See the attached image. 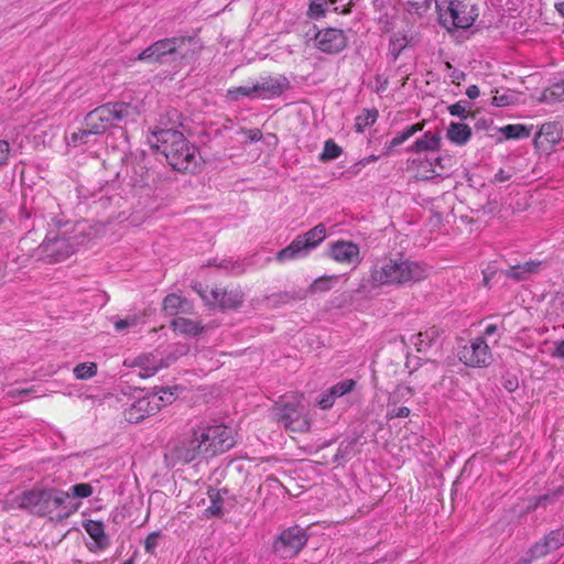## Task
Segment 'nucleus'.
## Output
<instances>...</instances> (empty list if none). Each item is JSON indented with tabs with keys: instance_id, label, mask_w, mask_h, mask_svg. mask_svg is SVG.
I'll list each match as a JSON object with an SVG mask.
<instances>
[{
	"instance_id": "nucleus-1",
	"label": "nucleus",
	"mask_w": 564,
	"mask_h": 564,
	"mask_svg": "<svg viewBox=\"0 0 564 564\" xmlns=\"http://www.w3.org/2000/svg\"><path fill=\"white\" fill-rule=\"evenodd\" d=\"M235 445L232 430L229 426H198L177 441L171 449L175 462L188 464L200 458H208L230 449Z\"/></svg>"
},
{
	"instance_id": "nucleus-2",
	"label": "nucleus",
	"mask_w": 564,
	"mask_h": 564,
	"mask_svg": "<svg viewBox=\"0 0 564 564\" xmlns=\"http://www.w3.org/2000/svg\"><path fill=\"white\" fill-rule=\"evenodd\" d=\"M137 116V107L129 102H107L86 115L83 128L73 132L70 140L75 145L88 143L89 137L101 135L110 129L122 128L128 122L134 121Z\"/></svg>"
},
{
	"instance_id": "nucleus-3",
	"label": "nucleus",
	"mask_w": 564,
	"mask_h": 564,
	"mask_svg": "<svg viewBox=\"0 0 564 564\" xmlns=\"http://www.w3.org/2000/svg\"><path fill=\"white\" fill-rule=\"evenodd\" d=\"M43 242L37 247L36 253L50 263L62 262L76 252L86 241L83 224H72L54 217Z\"/></svg>"
},
{
	"instance_id": "nucleus-4",
	"label": "nucleus",
	"mask_w": 564,
	"mask_h": 564,
	"mask_svg": "<svg viewBox=\"0 0 564 564\" xmlns=\"http://www.w3.org/2000/svg\"><path fill=\"white\" fill-rule=\"evenodd\" d=\"M429 275V268L403 257L377 259L370 269V282L375 286H403L417 283Z\"/></svg>"
},
{
	"instance_id": "nucleus-5",
	"label": "nucleus",
	"mask_w": 564,
	"mask_h": 564,
	"mask_svg": "<svg viewBox=\"0 0 564 564\" xmlns=\"http://www.w3.org/2000/svg\"><path fill=\"white\" fill-rule=\"evenodd\" d=\"M155 147L169 164L178 172L196 173L203 165L198 149L175 129H160L153 132Z\"/></svg>"
},
{
	"instance_id": "nucleus-6",
	"label": "nucleus",
	"mask_w": 564,
	"mask_h": 564,
	"mask_svg": "<svg viewBox=\"0 0 564 564\" xmlns=\"http://www.w3.org/2000/svg\"><path fill=\"white\" fill-rule=\"evenodd\" d=\"M438 22L446 30L467 29L479 15L476 0H434Z\"/></svg>"
},
{
	"instance_id": "nucleus-7",
	"label": "nucleus",
	"mask_w": 564,
	"mask_h": 564,
	"mask_svg": "<svg viewBox=\"0 0 564 564\" xmlns=\"http://www.w3.org/2000/svg\"><path fill=\"white\" fill-rule=\"evenodd\" d=\"M194 39L191 36H177L156 41L138 55L139 61L163 63L166 56L173 61H186L192 57L191 46Z\"/></svg>"
},
{
	"instance_id": "nucleus-8",
	"label": "nucleus",
	"mask_w": 564,
	"mask_h": 564,
	"mask_svg": "<svg viewBox=\"0 0 564 564\" xmlns=\"http://www.w3.org/2000/svg\"><path fill=\"white\" fill-rule=\"evenodd\" d=\"M270 414L274 422L290 432L304 433L311 427L306 408L295 398L279 400L272 406Z\"/></svg>"
},
{
	"instance_id": "nucleus-9",
	"label": "nucleus",
	"mask_w": 564,
	"mask_h": 564,
	"mask_svg": "<svg viewBox=\"0 0 564 564\" xmlns=\"http://www.w3.org/2000/svg\"><path fill=\"white\" fill-rule=\"evenodd\" d=\"M326 238V227L318 224L303 235H299L288 247L276 253L280 262L305 257Z\"/></svg>"
},
{
	"instance_id": "nucleus-10",
	"label": "nucleus",
	"mask_w": 564,
	"mask_h": 564,
	"mask_svg": "<svg viewBox=\"0 0 564 564\" xmlns=\"http://www.w3.org/2000/svg\"><path fill=\"white\" fill-rule=\"evenodd\" d=\"M307 540V534L302 528L291 527L276 536L272 551L281 558H292L306 545Z\"/></svg>"
},
{
	"instance_id": "nucleus-11",
	"label": "nucleus",
	"mask_w": 564,
	"mask_h": 564,
	"mask_svg": "<svg viewBox=\"0 0 564 564\" xmlns=\"http://www.w3.org/2000/svg\"><path fill=\"white\" fill-rule=\"evenodd\" d=\"M195 291L208 305H218L221 310H236L242 303V295L239 291H223L218 289L203 288L202 284L194 286Z\"/></svg>"
},
{
	"instance_id": "nucleus-12",
	"label": "nucleus",
	"mask_w": 564,
	"mask_h": 564,
	"mask_svg": "<svg viewBox=\"0 0 564 564\" xmlns=\"http://www.w3.org/2000/svg\"><path fill=\"white\" fill-rule=\"evenodd\" d=\"M458 357L468 367H487L492 359L484 337H477L469 345L463 346L458 351Z\"/></svg>"
},
{
	"instance_id": "nucleus-13",
	"label": "nucleus",
	"mask_w": 564,
	"mask_h": 564,
	"mask_svg": "<svg viewBox=\"0 0 564 564\" xmlns=\"http://www.w3.org/2000/svg\"><path fill=\"white\" fill-rule=\"evenodd\" d=\"M315 46L327 54H337L347 46L345 33L335 28L319 30L314 37Z\"/></svg>"
},
{
	"instance_id": "nucleus-14",
	"label": "nucleus",
	"mask_w": 564,
	"mask_h": 564,
	"mask_svg": "<svg viewBox=\"0 0 564 564\" xmlns=\"http://www.w3.org/2000/svg\"><path fill=\"white\" fill-rule=\"evenodd\" d=\"M291 88L290 80L284 75L268 76L253 84L257 99H273Z\"/></svg>"
},
{
	"instance_id": "nucleus-15",
	"label": "nucleus",
	"mask_w": 564,
	"mask_h": 564,
	"mask_svg": "<svg viewBox=\"0 0 564 564\" xmlns=\"http://www.w3.org/2000/svg\"><path fill=\"white\" fill-rule=\"evenodd\" d=\"M78 508V503H74L70 500V494L58 489L48 488L45 502V517L53 514L55 511H59L58 517H67L75 512Z\"/></svg>"
},
{
	"instance_id": "nucleus-16",
	"label": "nucleus",
	"mask_w": 564,
	"mask_h": 564,
	"mask_svg": "<svg viewBox=\"0 0 564 564\" xmlns=\"http://www.w3.org/2000/svg\"><path fill=\"white\" fill-rule=\"evenodd\" d=\"M562 545H564V531L560 529L554 530L530 549L529 557H523L516 564H530L534 558L543 557Z\"/></svg>"
},
{
	"instance_id": "nucleus-17",
	"label": "nucleus",
	"mask_w": 564,
	"mask_h": 564,
	"mask_svg": "<svg viewBox=\"0 0 564 564\" xmlns=\"http://www.w3.org/2000/svg\"><path fill=\"white\" fill-rule=\"evenodd\" d=\"M47 489H32L24 491L15 497L19 508L28 510L29 512L45 517V502Z\"/></svg>"
},
{
	"instance_id": "nucleus-18",
	"label": "nucleus",
	"mask_w": 564,
	"mask_h": 564,
	"mask_svg": "<svg viewBox=\"0 0 564 564\" xmlns=\"http://www.w3.org/2000/svg\"><path fill=\"white\" fill-rule=\"evenodd\" d=\"M360 249L352 241L338 240L330 245L329 256L337 262L350 264L359 260Z\"/></svg>"
},
{
	"instance_id": "nucleus-19",
	"label": "nucleus",
	"mask_w": 564,
	"mask_h": 564,
	"mask_svg": "<svg viewBox=\"0 0 564 564\" xmlns=\"http://www.w3.org/2000/svg\"><path fill=\"white\" fill-rule=\"evenodd\" d=\"M83 528L93 539V543L87 545L89 551L98 552L108 547L109 538L105 533V525L101 521L85 520L83 522Z\"/></svg>"
},
{
	"instance_id": "nucleus-20",
	"label": "nucleus",
	"mask_w": 564,
	"mask_h": 564,
	"mask_svg": "<svg viewBox=\"0 0 564 564\" xmlns=\"http://www.w3.org/2000/svg\"><path fill=\"white\" fill-rule=\"evenodd\" d=\"M441 334L438 328L430 327L424 332H420L419 334L412 335L410 337V343L416 348L417 352H426L436 341L438 340Z\"/></svg>"
},
{
	"instance_id": "nucleus-21",
	"label": "nucleus",
	"mask_w": 564,
	"mask_h": 564,
	"mask_svg": "<svg viewBox=\"0 0 564 564\" xmlns=\"http://www.w3.org/2000/svg\"><path fill=\"white\" fill-rule=\"evenodd\" d=\"M542 267L541 261H528L523 264L510 267L505 271V275L516 281L528 280L531 275L538 273Z\"/></svg>"
},
{
	"instance_id": "nucleus-22",
	"label": "nucleus",
	"mask_w": 564,
	"mask_h": 564,
	"mask_svg": "<svg viewBox=\"0 0 564 564\" xmlns=\"http://www.w3.org/2000/svg\"><path fill=\"white\" fill-rule=\"evenodd\" d=\"M152 401L149 398L139 399L134 402L131 408L127 411V419L129 421H135L143 419L144 416H149L154 414L155 411L160 409V404L156 402L154 405H151Z\"/></svg>"
},
{
	"instance_id": "nucleus-23",
	"label": "nucleus",
	"mask_w": 564,
	"mask_h": 564,
	"mask_svg": "<svg viewBox=\"0 0 564 564\" xmlns=\"http://www.w3.org/2000/svg\"><path fill=\"white\" fill-rule=\"evenodd\" d=\"M446 137L454 144L464 145L471 138V129L465 123L451 122L446 131Z\"/></svg>"
},
{
	"instance_id": "nucleus-24",
	"label": "nucleus",
	"mask_w": 564,
	"mask_h": 564,
	"mask_svg": "<svg viewBox=\"0 0 564 564\" xmlns=\"http://www.w3.org/2000/svg\"><path fill=\"white\" fill-rule=\"evenodd\" d=\"M441 138L438 134L425 132L408 149L409 152L421 153L425 151H436L440 148Z\"/></svg>"
},
{
	"instance_id": "nucleus-25",
	"label": "nucleus",
	"mask_w": 564,
	"mask_h": 564,
	"mask_svg": "<svg viewBox=\"0 0 564 564\" xmlns=\"http://www.w3.org/2000/svg\"><path fill=\"white\" fill-rule=\"evenodd\" d=\"M409 44L408 36L404 33H393L389 39V46L387 57L391 62H397L400 54L406 48Z\"/></svg>"
},
{
	"instance_id": "nucleus-26",
	"label": "nucleus",
	"mask_w": 564,
	"mask_h": 564,
	"mask_svg": "<svg viewBox=\"0 0 564 564\" xmlns=\"http://www.w3.org/2000/svg\"><path fill=\"white\" fill-rule=\"evenodd\" d=\"M171 326L175 332L189 336H195L202 333L204 329L199 321H194L186 317L174 318L171 322Z\"/></svg>"
},
{
	"instance_id": "nucleus-27",
	"label": "nucleus",
	"mask_w": 564,
	"mask_h": 564,
	"mask_svg": "<svg viewBox=\"0 0 564 564\" xmlns=\"http://www.w3.org/2000/svg\"><path fill=\"white\" fill-rule=\"evenodd\" d=\"M163 310L169 315H176L178 312H187L189 303L186 299L172 293L164 297Z\"/></svg>"
},
{
	"instance_id": "nucleus-28",
	"label": "nucleus",
	"mask_w": 564,
	"mask_h": 564,
	"mask_svg": "<svg viewBox=\"0 0 564 564\" xmlns=\"http://www.w3.org/2000/svg\"><path fill=\"white\" fill-rule=\"evenodd\" d=\"M423 128H424L423 122L414 123L412 126L406 127L403 131L398 133L389 143L386 144L387 154L391 153L394 148L404 143L408 139H410L416 132L422 131Z\"/></svg>"
},
{
	"instance_id": "nucleus-29",
	"label": "nucleus",
	"mask_w": 564,
	"mask_h": 564,
	"mask_svg": "<svg viewBox=\"0 0 564 564\" xmlns=\"http://www.w3.org/2000/svg\"><path fill=\"white\" fill-rule=\"evenodd\" d=\"M414 395V390L405 384H399L397 388L389 394L388 398V406L397 405L401 402H408Z\"/></svg>"
},
{
	"instance_id": "nucleus-30",
	"label": "nucleus",
	"mask_w": 564,
	"mask_h": 564,
	"mask_svg": "<svg viewBox=\"0 0 564 564\" xmlns=\"http://www.w3.org/2000/svg\"><path fill=\"white\" fill-rule=\"evenodd\" d=\"M338 275H324L315 279L310 285V292L315 293H324L334 288V285L338 282Z\"/></svg>"
},
{
	"instance_id": "nucleus-31",
	"label": "nucleus",
	"mask_w": 564,
	"mask_h": 564,
	"mask_svg": "<svg viewBox=\"0 0 564 564\" xmlns=\"http://www.w3.org/2000/svg\"><path fill=\"white\" fill-rule=\"evenodd\" d=\"M210 506L205 510L207 517L223 516V497L221 490L213 489L208 491Z\"/></svg>"
},
{
	"instance_id": "nucleus-32",
	"label": "nucleus",
	"mask_w": 564,
	"mask_h": 564,
	"mask_svg": "<svg viewBox=\"0 0 564 564\" xmlns=\"http://www.w3.org/2000/svg\"><path fill=\"white\" fill-rule=\"evenodd\" d=\"M397 15V10L394 8H389L386 11H383L378 17L379 30L384 33L391 32L394 29Z\"/></svg>"
},
{
	"instance_id": "nucleus-33",
	"label": "nucleus",
	"mask_w": 564,
	"mask_h": 564,
	"mask_svg": "<svg viewBox=\"0 0 564 564\" xmlns=\"http://www.w3.org/2000/svg\"><path fill=\"white\" fill-rule=\"evenodd\" d=\"M500 131L507 139H523L531 133V129L523 124H507Z\"/></svg>"
},
{
	"instance_id": "nucleus-34",
	"label": "nucleus",
	"mask_w": 564,
	"mask_h": 564,
	"mask_svg": "<svg viewBox=\"0 0 564 564\" xmlns=\"http://www.w3.org/2000/svg\"><path fill=\"white\" fill-rule=\"evenodd\" d=\"M356 386V381L352 379H345L343 381L337 382L333 387L328 389L330 395L336 400L354 390Z\"/></svg>"
},
{
	"instance_id": "nucleus-35",
	"label": "nucleus",
	"mask_w": 564,
	"mask_h": 564,
	"mask_svg": "<svg viewBox=\"0 0 564 564\" xmlns=\"http://www.w3.org/2000/svg\"><path fill=\"white\" fill-rule=\"evenodd\" d=\"M341 154V148L334 140L328 139L319 154V161L326 162L337 159Z\"/></svg>"
},
{
	"instance_id": "nucleus-36",
	"label": "nucleus",
	"mask_w": 564,
	"mask_h": 564,
	"mask_svg": "<svg viewBox=\"0 0 564 564\" xmlns=\"http://www.w3.org/2000/svg\"><path fill=\"white\" fill-rule=\"evenodd\" d=\"M73 372L77 379L87 380L97 373V365L95 362L78 364Z\"/></svg>"
},
{
	"instance_id": "nucleus-37",
	"label": "nucleus",
	"mask_w": 564,
	"mask_h": 564,
	"mask_svg": "<svg viewBox=\"0 0 564 564\" xmlns=\"http://www.w3.org/2000/svg\"><path fill=\"white\" fill-rule=\"evenodd\" d=\"M140 372L139 376L142 378H149L154 376L161 366L155 360H150L149 357L139 358Z\"/></svg>"
},
{
	"instance_id": "nucleus-38",
	"label": "nucleus",
	"mask_w": 564,
	"mask_h": 564,
	"mask_svg": "<svg viewBox=\"0 0 564 564\" xmlns=\"http://www.w3.org/2000/svg\"><path fill=\"white\" fill-rule=\"evenodd\" d=\"M70 494V500L73 498H88L93 495V486L87 482L76 484L67 491Z\"/></svg>"
},
{
	"instance_id": "nucleus-39",
	"label": "nucleus",
	"mask_w": 564,
	"mask_h": 564,
	"mask_svg": "<svg viewBox=\"0 0 564 564\" xmlns=\"http://www.w3.org/2000/svg\"><path fill=\"white\" fill-rule=\"evenodd\" d=\"M228 96L232 100H239L241 97H248L257 99V94L253 91V85L251 86H239L228 90Z\"/></svg>"
},
{
	"instance_id": "nucleus-40",
	"label": "nucleus",
	"mask_w": 564,
	"mask_h": 564,
	"mask_svg": "<svg viewBox=\"0 0 564 564\" xmlns=\"http://www.w3.org/2000/svg\"><path fill=\"white\" fill-rule=\"evenodd\" d=\"M517 96L513 93L499 94L498 91L492 97L491 104L496 107H507L516 104Z\"/></svg>"
},
{
	"instance_id": "nucleus-41",
	"label": "nucleus",
	"mask_w": 564,
	"mask_h": 564,
	"mask_svg": "<svg viewBox=\"0 0 564 564\" xmlns=\"http://www.w3.org/2000/svg\"><path fill=\"white\" fill-rule=\"evenodd\" d=\"M328 3L325 0H313L308 8L311 18L318 19L325 14Z\"/></svg>"
},
{
	"instance_id": "nucleus-42",
	"label": "nucleus",
	"mask_w": 564,
	"mask_h": 564,
	"mask_svg": "<svg viewBox=\"0 0 564 564\" xmlns=\"http://www.w3.org/2000/svg\"><path fill=\"white\" fill-rule=\"evenodd\" d=\"M448 111L452 116L466 119L468 117V102L460 100L456 104H453L448 107Z\"/></svg>"
},
{
	"instance_id": "nucleus-43",
	"label": "nucleus",
	"mask_w": 564,
	"mask_h": 564,
	"mask_svg": "<svg viewBox=\"0 0 564 564\" xmlns=\"http://www.w3.org/2000/svg\"><path fill=\"white\" fill-rule=\"evenodd\" d=\"M160 536H161V532L160 531H154V532H151L145 538L144 550H145L147 553L153 554L155 552V550L158 547V544H159Z\"/></svg>"
},
{
	"instance_id": "nucleus-44",
	"label": "nucleus",
	"mask_w": 564,
	"mask_h": 564,
	"mask_svg": "<svg viewBox=\"0 0 564 564\" xmlns=\"http://www.w3.org/2000/svg\"><path fill=\"white\" fill-rule=\"evenodd\" d=\"M139 318L135 315L128 316L126 318L118 319L115 323V329L117 332H122L126 328L135 326L138 324Z\"/></svg>"
},
{
	"instance_id": "nucleus-45",
	"label": "nucleus",
	"mask_w": 564,
	"mask_h": 564,
	"mask_svg": "<svg viewBox=\"0 0 564 564\" xmlns=\"http://www.w3.org/2000/svg\"><path fill=\"white\" fill-rule=\"evenodd\" d=\"M562 492V489L558 488L557 490L551 492V494H546V495H542L540 496L535 503H534V508H538L540 506L542 507H546L547 503H552L556 500L557 496Z\"/></svg>"
},
{
	"instance_id": "nucleus-46",
	"label": "nucleus",
	"mask_w": 564,
	"mask_h": 564,
	"mask_svg": "<svg viewBox=\"0 0 564 564\" xmlns=\"http://www.w3.org/2000/svg\"><path fill=\"white\" fill-rule=\"evenodd\" d=\"M392 409H389L387 412V417L389 420L397 419V417H406L410 415V409L406 406H397L392 405Z\"/></svg>"
},
{
	"instance_id": "nucleus-47",
	"label": "nucleus",
	"mask_w": 564,
	"mask_h": 564,
	"mask_svg": "<svg viewBox=\"0 0 564 564\" xmlns=\"http://www.w3.org/2000/svg\"><path fill=\"white\" fill-rule=\"evenodd\" d=\"M10 145L6 140H0V166L4 165L9 159Z\"/></svg>"
},
{
	"instance_id": "nucleus-48",
	"label": "nucleus",
	"mask_w": 564,
	"mask_h": 564,
	"mask_svg": "<svg viewBox=\"0 0 564 564\" xmlns=\"http://www.w3.org/2000/svg\"><path fill=\"white\" fill-rule=\"evenodd\" d=\"M335 402V399L330 395V392L327 390L323 395L321 397L318 401V405L323 410L330 409Z\"/></svg>"
},
{
	"instance_id": "nucleus-49",
	"label": "nucleus",
	"mask_w": 564,
	"mask_h": 564,
	"mask_svg": "<svg viewBox=\"0 0 564 564\" xmlns=\"http://www.w3.org/2000/svg\"><path fill=\"white\" fill-rule=\"evenodd\" d=\"M551 95L560 100H564V80L556 83L551 87Z\"/></svg>"
},
{
	"instance_id": "nucleus-50",
	"label": "nucleus",
	"mask_w": 564,
	"mask_h": 564,
	"mask_svg": "<svg viewBox=\"0 0 564 564\" xmlns=\"http://www.w3.org/2000/svg\"><path fill=\"white\" fill-rule=\"evenodd\" d=\"M452 83L459 85L460 82L465 80L466 74L457 68H453V72L448 73Z\"/></svg>"
},
{
	"instance_id": "nucleus-51",
	"label": "nucleus",
	"mask_w": 564,
	"mask_h": 564,
	"mask_svg": "<svg viewBox=\"0 0 564 564\" xmlns=\"http://www.w3.org/2000/svg\"><path fill=\"white\" fill-rule=\"evenodd\" d=\"M511 173L506 172L505 170L500 169L494 176V183H502L507 182L511 178Z\"/></svg>"
},
{
	"instance_id": "nucleus-52",
	"label": "nucleus",
	"mask_w": 564,
	"mask_h": 564,
	"mask_svg": "<svg viewBox=\"0 0 564 564\" xmlns=\"http://www.w3.org/2000/svg\"><path fill=\"white\" fill-rule=\"evenodd\" d=\"M555 348L552 352L553 357L564 358V339L554 343Z\"/></svg>"
},
{
	"instance_id": "nucleus-53",
	"label": "nucleus",
	"mask_w": 564,
	"mask_h": 564,
	"mask_svg": "<svg viewBox=\"0 0 564 564\" xmlns=\"http://www.w3.org/2000/svg\"><path fill=\"white\" fill-rule=\"evenodd\" d=\"M246 134L250 142H257L262 138V132L259 129L247 130Z\"/></svg>"
},
{
	"instance_id": "nucleus-54",
	"label": "nucleus",
	"mask_w": 564,
	"mask_h": 564,
	"mask_svg": "<svg viewBox=\"0 0 564 564\" xmlns=\"http://www.w3.org/2000/svg\"><path fill=\"white\" fill-rule=\"evenodd\" d=\"M32 392V389H12L8 392V397L15 399L22 395H26Z\"/></svg>"
},
{
	"instance_id": "nucleus-55",
	"label": "nucleus",
	"mask_w": 564,
	"mask_h": 564,
	"mask_svg": "<svg viewBox=\"0 0 564 564\" xmlns=\"http://www.w3.org/2000/svg\"><path fill=\"white\" fill-rule=\"evenodd\" d=\"M378 112L376 110L373 111H367V115L364 119V126L373 124L377 120Z\"/></svg>"
},
{
	"instance_id": "nucleus-56",
	"label": "nucleus",
	"mask_w": 564,
	"mask_h": 564,
	"mask_svg": "<svg viewBox=\"0 0 564 564\" xmlns=\"http://www.w3.org/2000/svg\"><path fill=\"white\" fill-rule=\"evenodd\" d=\"M466 95L468 96V98L470 99H476L478 96H479V88L478 86L476 85H470L467 89H466Z\"/></svg>"
},
{
	"instance_id": "nucleus-57",
	"label": "nucleus",
	"mask_w": 564,
	"mask_h": 564,
	"mask_svg": "<svg viewBox=\"0 0 564 564\" xmlns=\"http://www.w3.org/2000/svg\"><path fill=\"white\" fill-rule=\"evenodd\" d=\"M498 330V327L497 325L495 324H489L486 328H485V332H484V335L487 336V337H490L492 336L494 334H496Z\"/></svg>"
},
{
	"instance_id": "nucleus-58",
	"label": "nucleus",
	"mask_w": 564,
	"mask_h": 564,
	"mask_svg": "<svg viewBox=\"0 0 564 564\" xmlns=\"http://www.w3.org/2000/svg\"><path fill=\"white\" fill-rule=\"evenodd\" d=\"M406 9H408V11H410V12H411V11H413V10H414L415 12H417V11H419V6H417V3H414V2L408 1V2H406Z\"/></svg>"
},
{
	"instance_id": "nucleus-59",
	"label": "nucleus",
	"mask_w": 564,
	"mask_h": 564,
	"mask_svg": "<svg viewBox=\"0 0 564 564\" xmlns=\"http://www.w3.org/2000/svg\"><path fill=\"white\" fill-rule=\"evenodd\" d=\"M517 387V383H513L512 381H508V383L506 384V388L509 390V391H513Z\"/></svg>"
},
{
	"instance_id": "nucleus-60",
	"label": "nucleus",
	"mask_w": 564,
	"mask_h": 564,
	"mask_svg": "<svg viewBox=\"0 0 564 564\" xmlns=\"http://www.w3.org/2000/svg\"><path fill=\"white\" fill-rule=\"evenodd\" d=\"M489 279H490V276H489L488 272H486V271H485V272H484V284H485L486 286H488Z\"/></svg>"
},
{
	"instance_id": "nucleus-61",
	"label": "nucleus",
	"mask_w": 564,
	"mask_h": 564,
	"mask_svg": "<svg viewBox=\"0 0 564 564\" xmlns=\"http://www.w3.org/2000/svg\"><path fill=\"white\" fill-rule=\"evenodd\" d=\"M557 10L564 15V1L556 4Z\"/></svg>"
},
{
	"instance_id": "nucleus-62",
	"label": "nucleus",
	"mask_w": 564,
	"mask_h": 564,
	"mask_svg": "<svg viewBox=\"0 0 564 564\" xmlns=\"http://www.w3.org/2000/svg\"><path fill=\"white\" fill-rule=\"evenodd\" d=\"M445 68L448 70V73L453 72V68H455L449 62L445 63Z\"/></svg>"
},
{
	"instance_id": "nucleus-63",
	"label": "nucleus",
	"mask_w": 564,
	"mask_h": 564,
	"mask_svg": "<svg viewBox=\"0 0 564 564\" xmlns=\"http://www.w3.org/2000/svg\"><path fill=\"white\" fill-rule=\"evenodd\" d=\"M361 120H362V118H361V117H358V118H357V123H356V126H357V130H358V131H361V130H362V129H361V124H362V123L360 122Z\"/></svg>"
},
{
	"instance_id": "nucleus-64",
	"label": "nucleus",
	"mask_w": 564,
	"mask_h": 564,
	"mask_svg": "<svg viewBox=\"0 0 564 564\" xmlns=\"http://www.w3.org/2000/svg\"><path fill=\"white\" fill-rule=\"evenodd\" d=\"M123 564H134L132 560H127L123 562Z\"/></svg>"
}]
</instances>
